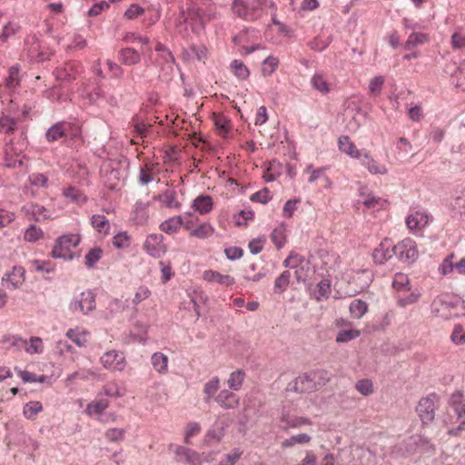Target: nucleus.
I'll use <instances>...</instances> for the list:
<instances>
[{
  "label": "nucleus",
  "mask_w": 465,
  "mask_h": 465,
  "mask_svg": "<svg viewBox=\"0 0 465 465\" xmlns=\"http://www.w3.org/2000/svg\"><path fill=\"white\" fill-rule=\"evenodd\" d=\"M213 7L211 4L203 5H192L186 12H183L176 27L180 33L187 32L188 25L194 34H201L204 31L205 25L212 19Z\"/></svg>",
  "instance_id": "obj_1"
},
{
  "label": "nucleus",
  "mask_w": 465,
  "mask_h": 465,
  "mask_svg": "<svg viewBox=\"0 0 465 465\" xmlns=\"http://www.w3.org/2000/svg\"><path fill=\"white\" fill-rule=\"evenodd\" d=\"M432 313L444 320L465 315V302L460 297L443 294L433 300Z\"/></svg>",
  "instance_id": "obj_2"
},
{
  "label": "nucleus",
  "mask_w": 465,
  "mask_h": 465,
  "mask_svg": "<svg viewBox=\"0 0 465 465\" xmlns=\"http://www.w3.org/2000/svg\"><path fill=\"white\" fill-rule=\"evenodd\" d=\"M326 375L327 372L323 370L303 373L297 377L292 383L289 384V390L297 392H310L318 390L328 381V378L325 377Z\"/></svg>",
  "instance_id": "obj_3"
},
{
  "label": "nucleus",
  "mask_w": 465,
  "mask_h": 465,
  "mask_svg": "<svg viewBox=\"0 0 465 465\" xmlns=\"http://www.w3.org/2000/svg\"><path fill=\"white\" fill-rule=\"evenodd\" d=\"M264 7L276 9L272 0H249L244 5L235 4V12L239 16L248 21H255L264 14Z\"/></svg>",
  "instance_id": "obj_4"
},
{
  "label": "nucleus",
  "mask_w": 465,
  "mask_h": 465,
  "mask_svg": "<svg viewBox=\"0 0 465 465\" xmlns=\"http://www.w3.org/2000/svg\"><path fill=\"white\" fill-rule=\"evenodd\" d=\"M80 241L81 237L78 233H69L59 237L52 251V256L72 260L74 258L73 249L79 244Z\"/></svg>",
  "instance_id": "obj_5"
},
{
  "label": "nucleus",
  "mask_w": 465,
  "mask_h": 465,
  "mask_svg": "<svg viewBox=\"0 0 465 465\" xmlns=\"http://www.w3.org/2000/svg\"><path fill=\"white\" fill-rule=\"evenodd\" d=\"M25 269L21 265H15L6 271L2 277V284L6 290L21 289L25 282Z\"/></svg>",
  "instance_id": "obj_6"
},
{
  "label": "nucleus",
  "mask_w": 465,
  "mask_h": 465,
  "mask_svg": "<svg viewBox=\"0 0 465 465\" xmlns=\"http://www.w3.org/2000/svg\"><path fill=\"white\" fill-rule=\"evenodd\" d=\"M393 253L404 262H413L419 256L417 244L411 238H405L393 245Z\"/></svg>",
  "instance_id": "obj_7"
},
{
  "label": "nucleus",
  "mask_w": 465,
  "mask_h": 465,
  "mask_svg": "<svg viewBox=\"0 0 465 465\" xmlns=\"http://www.w3.org/2000/svg\"><path fill=\"white\" fill-rule=\"evenodd\" d=\"M449 405L453 410L454 413L457 415L459 420H460V424L450 433L454 435H459L460 431L465 430V396L464 393L460 391H457L453 392L449 400Z\"/></svg>",
  "instance_id": "obj_8"
},
{
  "label": "nucleus",
  "mask_w": 465,
  "mask_h": 465,
  "mask_svg": "<svg viewBox=\"0 0 465 465\" xmlns=\"http://www.w3.org/2000/svg\"><path fill=\"white\" fill-rule=\"evenodd\" d=\"M70 307L73 312H79L84 315L88 314L95 309V296L94 292L90 290L82 292L71 302Z\"/></svg>",
  "instance_id": "obj_9"
},
{
  "label": "nucleus",
  "mask_w": 465,
  "mask_h": 465,
  "mask_svg": "<svg viewBox=\"0 0 465 465\" xmlns=\"http://www.w3.org/2000/svg\"><path fill=\"white\" fill-rule=\"evenodd\" d=\"M436 397L435 395H430L423 397L418 402L416 411L424 424L431 422L435 418L436 410Z\"/></svg>",
  "instance_id": "obj_10"
},
{
  "label": "nucleus",
  "mask_w": 465,
  "mask_h": 465,
  "mask_svg": "<svg viewBox=\"0 0 465 465\" xmlns=\"http://www.w3.org/2000/svg\"><path fill=\"white\" fill-rule=\"evenodd\" d=\"M100 361L105 369L111 371H122L126 366L124 353L115 350L104 352L100 358Z\"/></svg>",
  "instance_id": "obj_11"
},
{
  "label": "nucleus",
  "mask_w": 465,
  "mask_h": 465,
  "mask_svg": "<svg viewBox=\"0 0 465 465\" xmlns=\"http://www.w3.org/2000/svg\"><path fill=\"white\" fill-rule=\"evenodd\" d=\"M143 249L154 258L161 257L166 252L163 236L159 233L149 234L143 244Z\"/></svg>",
  "instance_id": "obj_12"
},
{
  "label": "nucleus",
  "mask_w": 465,
  "mask_h": 465,
  "mask_svg": "<svg viewBox=\"0 0 465 465\" xmlns=\"http://www.w3.org/2000/svg\"><path fill=\"white\" fill-rule=\"evenodd\" d=\"M11 344L19 348H24L29 354L43 353L45 346L41 338L31 337L28 341L21 337H11Z\"/></svg>",
  "instance_id": "obj_13"
},
{
  "label": "nucleus",
  "mask_w": 465,
  "mask_h": 465,
  "mask_svg": "<svg viewBox=\"0 0 465 465\" xmlns=\"http://www.w3.org/2000/svg\"><path fill=\"white\" fill-rule=\"evenodd\" d=\"M281 427L288 431L290 429H300L305 426L312 425V420L307 417L293 416L289 411H282L280 417Z\"/></svg>",
  "instance_id": "obj_14"
},
{
  "label": "nucleus",
  "mask_w": 465,
  "mask_h": 465,
  "mask_svg": "<svg viewBox=\"0 0 465 465\" xmlns=\"http://www.w3.org/2000/svg\"><path fill=\"white\" fill-rule=\"evenodd\" d=\"M359 203H361L366 210L375 213L380 210H385L389 206V203L386 199H383L372 193H365L361 192Z\"/></svg>",
  "instance_id": "obj_15"
},
{
  "label": "nucleus",
  "mask_w": 465,
  "mask_h": 465,
  "mask_svg": "<svg viewBox=\"0 0 465 465\" xmlns=\"http://www.w3.org/2000/svg\"><path fill=\"white\" fill-rule=\"evenodd\" d=\"M319 258L321 268L328 274L336 272L341 266V257L336 252L322 250Z\"/></svg>",
  "instance_id": "obj_16"
},
{
  "label": "nucleus",
  "mask_w": 465,
  "mask_h": 465,
  "mask_svg": "<svg viewBox=\"0 0 465 465\" xmlns=\"http://www.w3.org/2000/svg\"><path fill=\"white\" fill-rule=\"evenodd\" d=\"M363 157L361 159V164L371 173V174H380L384 175L388 173V168L387 166L379 162L378 160L374 159L371 153L368 151H365L362 154Z\"/></svg>",
  "instance_id": "obj_17"
},
{
  "label": "nucleus",
  "mask_w": 465,
  "mask_h": 465,
  "mask_svg": "<svg viewBox=\"0 0 465 465\" xmlns=\"http://www.w3.org/2000/svg\"><path fill=\"white\" fill-rule=\"evenodd\" d=\"M65 336L78 347H85L90 340L91 332L82 326L69 329Z\"/></svg>",
  "instance_id": "obj_18"
},
{
  "label": "nucleus",
  "mask_w": 465,
  "mask_h": 465,
  "mask_svg": "<svg viewBox=\"0 0 465 465\" xmlns=\"http://www.w3.org/2000/svg\"><path fill=\"white\" fill-rule=\"evenodd\" d=\"M338 147L341 153L353 159H361L364 153L357 148L356 144L348 135H341L339 137Z\"/></svg>",
  "instance_id": "obj_19"
},
{
  "label": "nucleus",
  "mask_w": 465,
  "mask_h": 465,
  "mask_svg": "<svg viewBox=\"0 0 465 465\" xmlns=\"http://www.w3.org/2000/svg\"><path fill=\"white\" fill-rule=\"evenodd\" d=\"M203 279L208 282H216L222 286L229 287L235 283V279L229 274H223L217 271L206 270L203 273Z\"/></svg>",
  "instance_id": "obj_20"
},
{
  "label": "nucleus",
  "mask_w": 465,
  "mask_h": 465,
  "mask_svg": "<svg viewBox=\"0 0 465 465\" xmlns=\"http://www.w3.org/2000/svg\"><path fill=\"white\" fill-rule=\"evenodd\" d=\"M130 219L137 225H143L149 219V203L138 201L133 207Z\"/></svg>",
  "instance_id": "obj_21"
},
{
  "label": "nucleus",
  "mask_w": 465,
  "mask_h": 465,
  "mask_svg": "<svg viewBox=\"0 0 465 465\" xmlns=\"http://www.w3.org/2000/svg\"><path fill=\"white\" fill-rule=\"evenodd\" d=\"M214 206L213 198L208 194L198 195L192 203V208L199 214L205 215L210 213Z\"/></svg>",
  "instance_id": "obj_22"
},
{
  "label": "nucleus",
  "mask_w": 465,
  "mask_h": 465,
  "mask_svg": "<svg viewBox=\"0 0 465 465\" xmlns=\"http://www.w3.org/2000/svg\"><path fill=\"white\" fill-rule=\"evenodd\" d=\"M213 121L216 133L222 137H226L232 130L231 119L222 113H213Z\"/></svg>",
  "instance_id": "obj_23"
},
{
  "label": "nucleus",
  "mask_w": 465,
  "mask_h": 465,
  "mask_svg": "<svg viewBox=\"0 0 465 465\" xmlns=\"http://www.w3.org/2000/svg\"><path fill=\"white\" fill-rule=\"evenodd\" d=\"M429 223V216L425 213L415 212L406 219V225L411 232H420Z\"/></svg>",
  "instance_id": "obj_24"
},
{
  "label": "nucleus",
  "mask_w": 465,
  "mask_h": 465,
  "mask_svg": "<svg viewBox=\"0 0 465 465\" xmlns=\"http://www.w3.org/2000/svg\"><path fill=\"white\" fill-rule=\"evenodd\" d=\"M155 50L160 53L156 63L162 67L163 71H166V73L172 72L174 63L172 53L161 43L156 45Z\"/></svg>",
  "instance_id": "obj_25"
},
{
  "label": "nucleus",
  "mask_w": 465,
  "mask_h": 465,
  "mask_svg": "<svg viewBox=\"0 0 465 465\" xmlns=\"http://www.w3.org/2000/svg\"><path fill=\"white\" fill-rule=\"evenodd\" d=\"M215 401L223 409H235L240 403L239 397L228 390L221 391L215 397Z\"/></svg>",
  "instance_id": "obj_26"
},
{
  "label": "nucleus",
  "mask_w": 465,
  "mask_h": 465,
  "mask_svg": "<svg viewBox=\"0 0 465 465\" xmlns=\"http://www.w3.org/2000/svg\"><path fill=\"white\" fill-rule=\"evenodd\" d=\"M393 246L389 240H384L373 252V260L376 263L382 264L393 255Z\"/></svg>",
  "instance_id": "obj_27"
},
{
  "label": "nucleus",
  "mask_w": 465,
  "mask_h": 465,
  "mask_svg": "<svg viewBox=\"0 0 465 465\" xmlns=\"http://www.w3.org/2000/svg\"><path fill=\"white\" fill-rule=\"evenodd\" d=\"M157 173V165L153 163L146 162L141 167L139 173V183L142 185H146L156 178Z\"/></svg>",
  "instance_id": "obj_28"
},
{
  "label": "nucleus",
  "mask_w": 465,
  "mask_h": 465,
  "mask_svg": "<svg viewBox=\"0 0 465 465\" xmlns=\"http://www.w3.org/2000/svg\"><path fill=\"white\" fill-rule=\"evenodd\" d=\"M118 59L122 64L134 65L140 63L141 54L134 48L126 47L119 51Z\"/></svg>",
  "instance_id": "obj_29"
},
{
  "label": "nucleus",
  "mask_w": 465,
  "mask_h": 465,
  "mask_svg": "<svg viewBox=\"0 0 465 465\" xmlns=\"http://www.w3.org/2000/svg\"><path fill=\"white\" fill-rule=\"evenodd\" d=\"M183 224V219L181 215L173 216L163 221L159 228L167 234L177 233Z\"/></svg>",
  "instance_id": "obj_30"
},
{
  "label": "nucleus",
  "mask_w": 465,
  "mask_h": 465,
  "mask_svg": "<svg viewBox=\"0 0 465 465\" xmlns=\"http://www.w3.org/2000/svg\"><path fill=\"white\" fill-rule=\"evenodd\" d=\"M63 196L69 202L82 205L87 201L86 195L74 186H68L63 189Z\"/></svg>",
  "instance_id": "obj_31"
},
{
  "label": "nucleus",
  "mask_w": 465,
  "mask_h": 465,
  "mask_svg": "<svg viewBox=\"0 0 465 465\" xmlns=\"http://www.w3.org/2000/svg\"><path fill=\"white\" fill-rule=\"evenodd\" d=\"M247 37L248 32H241L233 37V42L235 45L240 46L239 51L242 54H249L261 48L260 45H253L251 46L246 45L245 44L248 43Z\"/></svg>",
  "instance_id": "obj_32"
},
{
  "label": "nucleus",
  "mask_w": 465,
  "mask_h": 465,
  "mask_svg": "<svg viewBox=\"0 0 465 465\" xmlns=\"http://www.w3.org/2000/svg\"><path fill=\"white\" fill-rule=\"evenodd\" d=\"M108 407V400L96 399L87 404L84 412L90 417L94 415H101Z\"/></svg>",
  "instance_id": "obj_33"
},
{
  "label": "nucleus",
  "mask_w": 465,
  "mask_h": 465,
  "mask_svg": "<svg viewBox=\"0 0 465 465\" xmlns=\"http://www.w3.org/2000/svg\"><path fill=\"white\" fill-rule=\"evenodd\" d=\"M70 125L67 123H58L53 125L46 132V139L49 142H54L59 140L60 138L65 136L66 132L68 131Z\"/></svg>",
  "instance_id": "obj_34"
},
{
  "label": "nucleus",
  "mask_w": 465,
  "mask_h": 465,
  "mask_svg": "<svg viewBox=\"0 0 465 465\" xmlns=\"http://www.w3.org/2000/svg\"><path fill=\"white\" fill-rule=\"evenodd\" d=\"M312 436L307 433H299L282 441V448H292L295 445H308L312 441Z\"/></svg>",
  "instance_id": "obj_35"
},
{
  "label": "nucleus",
  "mask_w": 465,
  "mask_h": 465,
  "mask_svg": "<svg viewBox=\"0 0 465 465\" xmlns=\"http://www.w3.org/2000/svg\"><path fill=\"white\" fill-rule=\"evenodd\" d=\"M368 304L361 299L353 300L349 307L350 313L353 319H361L368 312Z\"/></svg>",
  "instance_id": "obj_36"
},
{
  "label": "nucleus",
  "mask_w": 465,
  "mask_h": 465,
  "mask_svg": "<svg viewBox=\"0 0 465 465\" xmlns=\"http://www.w3.org/2000/svg\"><path fill=\"white\" fill-rule=\"evenodd\" d=\"M152 364L154 370L160 374L168 371V357L162 352H155L152 356Z\"/></svg>",
  "instance_id": "obj_37"
},
{
  "label": "nucleus",
  "mask_w": 465,
  "mask_h": 465,
  "mask_svg": "<svg viewBox=\"0 0 465 465\" xmlns=\"http://www.w3.org/2000/svg\"><path fill=\"white\" fill-rule=\"evenodd\" d=\"M271 240L275 247L280 250L286 243L287 233L286 228L283 224L277 226L271 233Z\"/></svg>",
  "instance_id": "obj_38"
},
{
  "label": "nucleus",
  "mask_w": 465,
  "mask_h": 465,
  "mask_svg": "<svg viewBox=\"0 0 465 465\" xmlns=\"http://www.w3.org/2000/svg\"><path fill=\"white\" fill-rule=\"evenodd\" d=\"M81 65L76 62L67 63L64 69L58 72V77L61 79H74L75 75L81 72Z\"/></svg>",
  "instance_id": "obj_39"
},
{
  "label": "nucleus",
  "mask_w": 465,
  "mask_h": 465,
  "mask_svg": "<svg viewBox=\"0 0 465 465\" xmlns=\"http://www.w3.org/2000/svg\"><path fill=\"white\" fill-rule=\"evenodd\" d=\"M214 232V227L210 223L204 222L195 227V230L192 232V237L206 239L213 236Z\"/></svg>",
  "instance_id": "obj_40"
},
{
  "label": "nucleus",
  "mask_w": 465,
  "mask_h": 465,
  "mask_svg": "<svg viewBox=\"0 0 465 465\" xmlns=\"http://www.w3.org/2000/svg\"><path fill=\"white\" fill-rule=\"evenodd\" d=\"M93 227L103 234H108L110 230V223L108 219L104 215L94 214L91 218Z\"/></svg>",
  "instance_id": "obj_41"
},
{
  "label": "nucleus",
  "mask_w": 465,
  "mask_h": 465,
  "mask_svg": "<svg viewBox=\"0 0 465 465\" xmlns=\"http://www.w3.org/2000/svg\"><path fill=\"white\" fill-rule=\"evenodd\" d=\"M429 41V36L423 33H411L404 44L406 50H411L414 47L423 45Z\"/></svg>",
  "instance_id": "obj_42"
},
{
  "label": "nucleus",
  "mask_w": 465,
  "mask_h": 465,
  "mask_svg": "<svg viewBox=\"0 0 465 465\" xmlns=\"http://www.w3.org/2000/svg\"><path fill=\"white\" fill-rule=\"evenodd\" d=\"M311 84L315 90L322 94H328L330 92V84L322 73L315 74L311 79Z\"/></svg>",
  "instance_id": "obj_43"
},
{
  "label": "nucleus",
  "mask_w": 465,
  "mask_h": 465,
  "mask_svg": "<svg viewBox=\"0 0 465 465\" xmlns=\"http://www.w3.org/2000/svg\"><path fill=\"white\" fill-rule=\"evenodd\" d=\"M331 294V282L329 280H322L313 291L314 298L320 302L328 299Z\"/></svg>",
  "instance_id": "obj_44"
},
{
  "label": "nucleus",
  "mask_w": 465,
  "mask_h": 465,
  "mask_svg": "<svg viewBox=\"0 0 465 465\" xmlns=\"http://www.w3.org/2000/svg\"><path fill=\"white\" fill-rule=\"evenodd\" d=\"M43 411V405L40 401H29L24 406L23 414L24 416L30 420H34L36 418V415Z\"/></svg>",
  "instance_id": "obj_45"
},
{
  "label": "nucleus",
  "mask_w": 465,
  "mask_h": 465,
  "mask_svg": "<svg viewBox=\"0 0 465 465\" xmlns=\"http://www.w3.org/2000/svg\"><path fill=\"white\" fill-rule=\"evenodd\" d=\"M244 379L245 372L243 371L237 370L230 374L227 384L231 390L237 391L241 390Z\"/></svg>",
  "instance_id": "obj_46"
},
{
  "label": "nucleus",
  "mask_w": 465,
  "mask_h": 465,
  "mask_svg": "<svg viewBox=\"0 0 465 465\" xmlns=\"http://www.w3.org/2000/svg\"><path fill=\"white\" fill-rule=\"evenodd\" d=\"M17 125V119L3 115L0 117V134H13Z\"/></svg>",
  "instance_id": "obj_47"
},
{
  "label": "nucleus",
  "mask_w": 465,
  "mask_h": 465,
  "mask_svg": "<svg viewBox=\"0 0 465 465\" xmlns=\"http://www.w3.org/2000/svg\"><path fill=\"white\" fill-rule=\"evenodd\" d=\"M231 70L232 74L239 79L244 80L248 78L250 72L247 66L240 60H233L231 63Z\"/></svg>",
  "instance_id": "obj_48"
},
{
  "label": "nucleus",
  "mask_w": 465,
  "mask_h": 465,
  "mask_svg": "<svg viewBox=\"0 0 465 465\" xmlns=\"http://www.w3.org/2000/svg\"><path fill=\"white\" fill-rule=\"evenodd\" d=\"M20 68L18 65H14L9 69L8 76L5 79V86L9 89H14L20 84Z\"/></svg>",
  "instance_id": "obj_49"
},
{
  "label": "nucleus",
  "mask_w": 465,
  "mask_h": 465,
  "mask_svg": "<svg viewBox=\"0 0 465 465\" xmlns=\"http://www.w3.org/2000/svg\"><path fill=\"white\" fill-rule=\"evenodd\" d=\"M392 287L399 292L409 290L410 279L408 275L402 272L396 273L392 281Z\"/></svg>",
  "instance_id": "obj_50"
},
{
  "label": "nucleus",
  "mask_w": 465,
  "mask_h": 465,
  "mask_svg": "<svg viewBox=\"0 0 465 465\" xmlns=\"http://www.w3.org/2000/svg\"><path fill=\"white\" fill-rule=\"evenodd\" d=\"M291 273L288 271H284L274 282V292H283L290 283Z\"/></svg>",
  "instance_id": "obj_51"
},
{
  "label": "nucleus",
  "mask_w": 465,
  "mask_h": 465,
  "mask_svg": "<svg viewBox=\"0 0 465 465\" xmlns=\"http://www.w3.org/2000/svg\"><path fill=\"white\" fill-rule=\"evenodd\" d=\"M159 200L167 207V208H175L178 209L180 207V203L176 199V193L173 191H166L163 194L159 196Z\"/></svg>",
  "instance_id": "obj_52"
},
{
  "label": "nucleus",
  "mask_w": 465,
  "mask_h": 465,
  "mask_svg": "<svg viewBox=\"0 0 465 465\" xmlns=\"http://www.w3.org/2000/svg\"><path fill=\"white\" fill-rule=\"evenodd\" d=\"M279 65V59L274 56L267 57L262 65V73L264 76H269L275 72Z\"/></svg>",
  "instance_id": "obj_53"
},
{
  "label": "nucleus",
  "mask_w": 465,
  "mask_h": 465,
  "mask_svg": "<svg viewBox=\"0 0 465 465\" xmlns=\"http://www.w3.org/2000/svg\"><path fill=\"white\" fill-rule=\"evenodd\" d=\"M29 183L36 188H47L48 177L44 173H34L28 177Z\"/></svg>",
  "instance_id": "obj_54"
},
{
  "label": "nucleus",
  "mask_w": 465,
  "mask_h": 465,
  "mask_svg": "<svg viewBox=\"0 0 465 465\" xmlns=\"http://www.w3.org/2000/svg\"><path fill=\"white\" fill-rule=\"evenodd\" d=\"M220 388V380L218 377H213L210 381H208L203 388V392L206 394L207 398L205 401L208 402L217 391Z\"/></svg>",
  "instance_id": "obj_55"
},
{
  "label": "nucleus",
  "mask_w": 465,
  "mask_h": 465,
  "mask_svg": "<svg viewBox=\"0 0 465 465\" xmlns=\"http://www.w3.org/2000/svg\"><path fill=\"white\" fill-rule=\"evenodd\" d=\"M125 432L124 429L110 428L105 431L104 437L110 442H118L124 439Z\"/></svg>",
  "instance_id": "obj_56"
},
{
  "label": "nucleus",
  "mask_w": 465,
  "mask_h": 465,
  "mask_svg": "<svg viewBox=\"0 0 465 465\" xmlns=\"http://www.w3.org/2000/svg\"><path fill=\"white\" fill-rule=\"evenodd\" d=\"M113 244L117 249L128 248L131 244V236L125 232H121L114 236Z\"/></svg>",
  "instance_id": "obj_57"
},
{
  "label": "nucleus",
  "mask_w": 465,
  "mask_h": 465,
  "mask_svg": "<svg viewBox=\"0 0 465 465\" xmlns=\"http://www.w3.org/2000/svg\"><path fill=\"white\" fill-rule=\"evenodd\" d=\"M242 455V450L239 448L233 449L230 453L226 454L218 465H235Z\"/></svg>",
  "instance_id": "obj_58"
},
{
  "label": "nucleus",
  "mask_w": 465,
  "mask_h": 465,
  "mask_svg": "<svg viewBox=\"0 0 465 465\" xmlns=\"http://www.w3.org/2000/svg\"><path fill=\"white\" fill-rule=\"evenodd\" d=\"M254 217V213L252 210H242L233 217L234 223L237 226H245L249 221Z\"/></svg>",
  "instance_id": "obj_59"
},
{
  "label": "nucleus",
  "mask_w": 465,
  "mask_h": 465,
  "mask_svg": "<svg viewBox=\"0 0 465 465\" xmlns=\"http://www.w3.org/2000/svg\"><path fill=\"white\" fill-rule=\"evenodd\" d=\"M103 251L101 248L91 249L84 257V263L87 267H93L101 258Z\"/></svg>",
  "instance_id": "obj_60"
},
{
  "label": "nucleus",
  "mask_w": 465,
  "mask_h": 465,
  "mask_svg": "<svg viewBox=\"0 0 465 465\" xmlns=\"http://www.w3.org/2000/svg\"><path fill=\"white\" fill-rule=\"evenodd\" d=\"M355 388L363 396H369L373 393V383L369 379L358 381Z\"/></svg>",
  "instance_id": "obj_61"
},
{
  "label": "nucleus",
  "mask_w": 465,
  "mask_h": 465,
  "mask_svg": "<svg viewBox=\"0 0 465 465\" xmlns=\"http://www.w3.org/2000/svg\"><path fill=\"white\" fill-rule=\"evenodd\" d=\"M326 168H317L314 169L312 164L308 165L304 170L305 173L309 174L308 183H312L317 180H322L325 175Z\"/></svg>",
  "instance_id": "obj_62"
},
{
  "label": "nucleus",
  "mask_w": 465,
  "mask_h": 465,
  "mask_svg": "<svg viewBox=\"0 0 465 465\" xmlns=\"http://www.w3.org/2000/svg\"><path fill=\"white\" fill-rule=\"evenodd\" d=\"M420 296H421L420 292L414 291L406 297L399 298L397 301V304L400 307L405 308L409 305L417 303L419 302Z\"/></svg>",
  "instance_id": "obj_63"
},
{
  "label": "nucleus",
  "mask_w": 465,
  "mask_h": 465,
  "mask_svg": "<svg viewBox=\"0 0 465 465\" xmlns=\"http://www.w3.org/2000/svg\"><path fill=\"white\" fill-rule=\"evenodd\" d=\"M42 236V230L35 225H31L25 230L24 239L26 242H34L38 241Z\"/></svg>",
  "instance_id": "obj_64"
}]
</instances>
